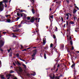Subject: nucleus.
I'll return each mask as SVG.
<instances>
[{
    "instance_id": "obj_18",
    "label": "nucleus",
    "mask_w": 79,
    "mask_h": 79,
    "mask_svg": "<svg viewBox=\"0 0 79 79\" xmlns=\"http://www.w3.org/2000/svg\"><path fill=\"white\" fill-rule=\"evenodd\" d=\"M21 24H20L19 25H18V26L17 27L18 28H19V27H21Z\"/></svg>"
},
{
    "instance_id": "obj_5",
    "label": "nucleus",
    "mask_w": 79,
    "mask_h": 79,
    "mask_svg": "<svg viewBox=\"0 0 79 79\" xmlns=\"http://www.w3.org/2000/svg\"><path fill=\"white\" fill-rule=\"evenodd\" d=\"M34 17H33L32 19H31V20L30 21H27V22L28 23H29L30 22H31V23H34Z\"/></svg>"
},
{
    "instance_id": "obj_57",
    "label": "nucleus",
    "mask_w": 79,
    "mask_h": 79,
    "mask_svg": "<svg viewBox=\"0 0 79 79\" xmlns=\"http://www.w3.org/2000/svg\"><path fill=\"white\" fill-rule=\"evenodd\" d=\"M40 20V18H39V19H38V22H39V20Z\"/></svg>"
},
{
    "instance_id": "obj_3",
    "label": "nucleus",
    "mask_w": 79,
    "mask_h": 79,
    "mask_svg": "<svg viewBox=\"0 0 79 79\" xmlns=\"http://www.w3.org/2000/svg\"><path fill=\"white\" fill-rule=\"evenodd\" d=\"M37 50H35L33 51V55H32V57H34L35 56V55H36V53H37Z\"/></svg>"
},
{
    "instance_id": "obj_27",
    "label": "nucleus",
    "mask_w": 79,
    "mask_h": 79,
    "mask_svg": "<svg viewBox=\"0 0 79 79\" xmlns=\"http://www.w3.org/2000/svg\"><path fill=\"white\" fill-rule=\"evenodd\" d=\"M53 37L54 39H56V36H55V35H53Z\"/></svg>"
},
{
    "instance_id": "obj_19",
    "label": "nucleus",
    "mask_w": 79,
    "mask_h": 79,
    "mask_svg": "<svg viewBox=\"0 0 79 79\" xmlns=\"http://www.w3.org/2000/svg\"><path fill=\"white\" fill-rule=\"evenodd\" d=\"M70 24H74V23L73 21H71L70 22Z\"/></svg>"
},
{
    "instance_id": "obj_61",
    "label": "nucleus",
    "mask_w": 79,
    "mask_h": 79,
    "mask_svg": "<svg viewBox=\"0 0 79 79\" xmlns=\"http://www.w3.org/2000/svg\"><path fill=\"white\" fill-rule=\"evenodd\" d=\"M30 48H27V49H30Z\"/></svg>"
},
{
    "instance_id": "obj_43",
    "label": "nucleus",
    "mask_w": 79,
    "mask_h": 79,
    "mask_svg": "<svg viewBox=\"0 0 79 79\" xmlns=\"http://www.w3.org/2000/svg\"><path fill=\"white\" fill-rule=\"evenodd\" d=\"M2 66V64H1V61L0 60V67Z\"/></svg>"
},
{
    "instance_id": "obj_63",
    "label": "nucleus",
    "mask_w": 79,
    "mask_h": 79,
    "mask_svg": "<svg viewBox=\"0 0 79 79\" xmlns=\"http://www.w3.org/2000/svg\"><path fill=\"white\" fill-rule=\"evenodd\" d=\"M9 56H11V54H10V55H9Z\"/></svg>"
},
{
    "instance_id": "obj_38",
    "label": "nucleus",
    "mask_w": 79,
    "mask_h": 79,
    "mask_svg": "<svg viewBox=\"0 0 79 79\" xmlns=\"http://www.w3.org/2000/svg\"><path fill=\"white\" fill-rule=\"evenodd\" d=\"M69 18V17H66V19L67 20H68Z\"/></svg>"
},
{
    "instance_id": "obj_31",
    "label": "nucleus",
    "mask_w": 79,
    "mask_h": 79,
    "mask_svg": "<svg viewBox=\"0 0 79 79\" xmlns=\"http://www.w3.org/2000/svg\"><path fill=\"white\" fill-rule=\"evenodd\" d=\"M10 50H11V48H10L9 50H8L7 51H8L9 52H10Z\"/></svg>"
},
{
    "instance_id": "obj_41",
    "label": "nucleus",
    "mask_w": 79,
    "mask_h": 79,
    "mask_svg": "<svg viewBox=\"0 0 79 79\" xmlns=\"http://www.w3.org/2000/svg\"><path fill=\"white\" fill-rule=\"evenodd\" d=\"M1 78H2V79H4V77H3V76H1Z\"/></svg>"
},
{
    "instance_id": "obj_21",
    "label": "nucleus",
    "mask_w": 79,
    "mask_h": 79,
    "mask_svg": "<svg viewBox=\"0 0 79 79\" xmlns=\"http://www.w3.org/2000/svg\"><path fill=\"white\" fill-rule=\"evenodd\" d=\"M44 59H46L47 57H46V54L45 53L44 55Z\"/></svg>"
},
{
    "instance_id": "obj_7",
    "label": "nucleus",
    "mask_w": 79,
    "mask_h": 79,
    "mask_svg": "<svg viewBox=\"0 0 79 79\" xmlns=\"http://www.w3.org/2000/svg\"><path fill=\"white\" fill-rule=\"evenodd\" d=\"M5 17H3L2 15H0V19H3ZM0 21H3L0 20Z\"/></svg>"
},
{
    "instance_id": "obj_25",
    "label": "nucleus",
    "mask_w": 79,
    "mask_h": 79,
    "mask_svg": "<svg viewBox=\"0 0 79 79\" xmlns=\"http://www.w3.org/2000/svg\"><path fill=\"white\" fill-rule=\"evenodd\" d=\"M31 17H27V19H28V20H29V19H31Z\"/></svg>"
},
{
    "instance_id": "obj_29",
    "label": "nucleus",
    "mask_w": 79,
    "mask_h": 79,
    "mask_svg": "<svg viewBox=\"0 0 79 79\" xmlns=\"http://www.w3.org/2000/svg\"><path fill=\"white\" fill-rule=\"evenodd\" d=\"M74 66H75V64H73L71 66V68H73V67H74Z\"/></svg>"
},
{
    "instance_id": "obj_23",
    "label": "nucleus",
    "mask_w": 79,
    "mask_h": 79,
    "mask_svg": "<svg viewBox=\"0 0 79 79\" xmlns=\"http://www.w3.org/2000/svg\"><path fill=\"white\" fill-rule=\"evenodd\" d=\"M31 2L32 3H34V2H35V0H31Z\"/></svg>"
},
{
    "instance_id": "obj_12",
    "label": "nucleus",
    "mask_w": 79,
    "mask_h": 79,
    "mask_svg": "<svg viewBox=\"0 0 79 79\" xmlns=\"http://www.w3.org/2000/svg\"><path fill=\"white\" fill-rule=\"evenodd\" d=\"M76 11H77V10H76V9H74L73 10V13H74V14H75V13H76Z\"/></svg>"
},
{
    "instance_id": "obj_4",
    "label": "nucleus",
    "mask_w": 79,
    "mask_h": 79,
    "mask_svg": "<svg viewBox=\"0 0 79 79\" xmlns=\"http://www.w3.org/2000/svg\"><path fill=\"white\" fill-rule=\"evenodd\" d=\"M50 79H54L55 78V75L54 74H51L50 76Z\"/></svg>"
},
{
    "instance_id": "obj_48",
    "label": "nucleus",
    "mask_w": 79,
    "mask_h": 79,
    "mask_svg": "<svg viewBox=\"0 0 79 79\" xmlns=\"http://www.w3.org/2000/svg\"><path fill=\"white\" fill-rule=\"evenodd\" d=\"M26 49H23V50H22V51H26Z\"/></svg>"
},
{
    "instance_id": "obj_35",
    "label": "nucleus",
    "mask_w": 79,
    "mask_h": 79,
    "mask_svg": "<svg viewBox=\"0 0 79 79\" xmlns=\"http://www.w3.org/2000/svg\"><path fill=\"white\" fill-rule=\"evenodd\" d=\"M70 43L71 45H73V42H72V41H70Z\"/></svg>"
},
{
    "instance_id": "obj_59",
    "label": "nucleus",
    "mask_w": 79,
    "mask_h": 79,
    "mask_svg": "<svg viewBox=\"0 0 79 79\" xmlns=\"http://www.w3.org/2000/svg\"><path fill=\"white\" fill-rule=\"evenodd\" d=\"M15 63H16V64H17V62H16V61H15Z\"/></svg>"
},
{
    "instance_id": "obj_46",
    "label": "nucleus",
    "mask_w": 79,
    "mask_h": 79,
    "mask_svg": "<svg viewBox=\"0 0 79 79\" xmlns=\"http://www.w3.org/2000/svg\"><path fill=\"white\" fill-rule=\"evenodd\" d=\"M72 50H74V47H73V46H72Z\"/></svg>"
},
{
    "instance_id": "obj_40",
    "label": "nucleus",
    "mask_w": 79,
    "mask_h": 79,
    "mask_svg": "<svg viewBox=\"0 0 79 79\" xmlns=\"http://www.w3.org/2000/svg\"><path fill=\"white\" fill-rule=\"evenodd\" d=\"M13 73V71L11 70L10 71V73Z\"/></svg>"
},
{
    "instance_id": "obj_10",
    "label": "nucleus",
    "mask_w": 79,
    "mask_h": 79,
    "mask_svg": "<svg viewBox=\"0 0 79 79\" xmlns=\"http://www.w3.org/2000/svg\"><path fill=\"white\" fill-rule=\"evenodd\" d=\"M43 44H45L46 43V41H45V38H44L43 39Z\"/></svg>"
},
{
    "instance_id": "obj_9",
    "label": "nucleus",
    "mask_w": 79,
    "mask_h": 79,
    "mask_svg": "<svg viewBox=\"0 0 79 79\" xmlns=\"http://www.w3.org/2000/svg\"><path fill=\"white\" fill-rule=\"evenodd\" d=\"M12 76H13V75H10V74H7L6 76V77H12Z\"/></svg>"
},
{
    "instance_id": "obj_28",
    "label": "nucleus",
    "mask_w": 79,
    "mask_h": 79,
    "mask_svg": "<svg viewBox=\"0 0 79 79\" xmlns=\"http://www.w3.org/2000/svg\"><path fill=\"white\" fill-rule=\"evenodd\" d=\"M23 65L25 67V69H26V65H25L24 64H23Z\"/></svg>"
},
{
    "instance_id": "obj_37",
    "label": "nucleus",
    "mask_w": 79,
    "mask_h": 79,
    "mask_svg": "<svg viewBox=\"0 0 79 79\" xmlns=\"http://www.w3.org/2000/svg\"><path fill=\"white\" fill-rule=\"evenodd\" d=\"M16 56H17V57H19V54H16Z\"/></svg>"
},
{
    "instance_id": "obj_42",
    "label": "nucleus",
    "mask_w": 79,
    "mask_h": 79,
    "mask_svg": "<svg viewBox=\"0 0 79 79\" xmlns=\"http://www.w3.org/2000/svg\"><path fill=\"white\" fill-rule=\"evenodd\" d=\"M50 18H51L52 19L53 18V15H52L50 16Z\"/></svg>"
},
{
    "instance_id": "obj_64",
    "label": "nucleus",
    "mask_w": 79,
    "mask_h": 79,
    "mask_svg": "<svg viewBox=\"0 0 79 79\" xmlns=\"http://www.w3.org/2000/svg\"><path fill=\"white\" fill-rule=\"evenodd\" d=\"M77 53H79V51H78L77 52Z\"/></svg>"
},
{
    "instance_id": "obj_33",
    "label": "nucleus",
    "mask_w": 79,
    "mask_h": 79,
    "mask_svg": "<svg viewBox=\"0 0 79 79\" xmlns=\"http://www.w3.org/2000/svg\"><path fill=\"white\" fill-rule=\"evenodd\" d=\"M53 47V44H51L50 45V47Z\"/></svg>"
},
{
    "instance_id": "obj_58",
    "label": "nucleus",
    "mask_w": 79,
    "mask_h": 79,
    "mask_svg": "<svg viewBox=\"0 0 79 79\" xmlns=\"http://www.w3.org/2000/svg\"><path fill=\"white\" fill-rule=\"evenodd\" d=\"M67 3H69V1L67 0Z\"/></svg>"
},
{
    "instance_id": "obj_52",
    "label": "nucleus",
    "mask_w": 79,
    "mask_h": 79,
    "mask_svg": "<svg viewBox=\"0 0 79 79\" xmlns=\"http://www.w3.org/2000/svg\"><path fill=\"white\" fill-rule=\"evenodd\" d=\"M13 64L14 65V66H15V64L14 63H13Z\"/></svg>"
},
{
    "instance_id": "obj_49",
    "label": "nucleus",
    "mask_w": 79,
    "mask_h": 79,
    "mask_svg": "<svg viewBox=\"0 0 79 79\" xmlns=\"http://www.w3.org/2000/svg\"><path fill=\"white\" fill-rule=\"evenodd\" d=\"M6 33V32H3V34H5Z\"/></svg>"
},
{
    "instance_id": "obj_30",
    "label": "nucleus",
    "mask_w": 79,
    "mask_h": 79,
    "mask_svg": "<svg viewBox=\"0 0 79 79\" xmlns=\"http://www.w3.org/2000/svg\"><path fill=\"white\" fill-rule=\"evenodd\" d=\"M77 30H78V29L76 28V29H75V32H77Z\"/></svg>"
},
{
    "instance_id": "obj_55",
    "label": "nucleus",
    "mask_w": 79,
    "mask_h": 79,
    "mask_svg": "<svg viewBox=\"0 0 79 79\" xmlns=\"http://www.w3.org/2000/svg\"><path fill=\"white\" fill-rule=\"evenodd\" d=\"M59 66H60V64H58L57 65V68H58V67H59Z\"/></svg>"
},
{
    "instance_id": "obj_45",
    "label": "nucleus",
    "mask_w": 79,
    "mask_h": 79,
    "mask_svg": "<svg viewBox=\"0 0 79 79\" xmlns=\"http://www.w3.org/2000/svg\"><path fill=\"white\" fill-rule=\"evenodd\" d=\"M61 19L62 21H63V18L61 17Z\"/></svg>"
},
{
    "instance_id": "obj_17",
    "label": "nucleus",
    "mask_w": 79,
    "mask_h": 79,
    "mask_svg": "<svg viewBox=\"0 0 79 79\" xmlns=\"http://www.w3.org/2000/svg\"><path fill=\"white\" fill-rule=\"evenodd\" d=\"M3 2H4L5 3H7L8 2V1L6 0H4L2 1Z\"/></svg>"
},
{
    "instance_id": "obj_51",
    "label": "nucleus",
    "mask_w": 79,
    "mask_h": 79,
    "mask_svg": "<svg viewBox=\"0 0 79 79\" xmlns=\"http://www.w3.org/2000/svg\"><path fill=\"white\" fill-rule=\"evenodd\" d=\"M13 79H17V78H16V77H15Z\"/></svg>"
},
{
    "instance_id": "obj_20",
    "label": "nucleus",
    "mask_w": 79,
    "mask_h": 79,
    "mask_svg": "<svg viewBox=\"0 0 79 79\" xmlns=\"http://www.w3.org/2000/svg\"><path fill=\"white\" fill-rule=\"evenodd\" d=\"M23 16H24V17H26V16H27V15L23 13Z\"/></svg>"
},
{
    "instance_id": "obj_11",
    "label": "nucleus",
    "mask_w": 79,
    "mask_h": 79,
    "mask_svg": "<svg viewBox=\"0 0 79 79\" xmlns=\"http://www.w3.org/2000/svg\"><path fill=\"white\" fill-rule=\"evenodd\" d=\"M77 16V15H76V16L74 15L73 18L75 21L77 20V17H76Z\"/></svg>"
},
{
    "instance_id": "obj_47",
    "label": "nucleus",
    "mask_w": 79,
    "mask_h": 79,
    "mask_svg": "<svg viewBox=\"0 0 79 79\" xmlns=\"http://www.w3.org/2000/svg\"><path fill=\"white\" fill-rule=\"evenodd\" d=\"M34 59H35L34 57H33L32 58V59H31V60H34Z\"/></svg>"
},
{
    "instance_id": "obj_14",
    "label": "nucleus",
    "mask_w": 79,
    "mask_h": 79,
    "mask_svg": "<svg viewBox=\"0 0 79 79\" xmlns=\"http://www.w3.org/2000/svg\"><path fill=\"white\" fill-rule=\"evenodd\" d=\"M33 73L31 74V75H33V76H35V75L36 74L34 72H33Z\"/></svg>"
},
{
    "instance_id": "obj_50",
    "label": "nucleus",
    "mask_w": 79,
    "mask_h": 79,
    "mask_svg": "<svg viewBox=\"0 0 79 79\" xmlns=\"http://www.w3.org/2000/svg\"><path fill=\"white\" fill-rule=\"evenodd\" d=\"M5 7H7V6L6 5V4H5Z\"/></svg>"
},
{
    "instance_id": "obj_1",
    "label": "nucleus",
    "mask_w": 79,
    "mask_h": 79,
    "mask_svg": "<svg viewBox=\"0 0 79 79\" xmlns=\"http://www.w3.org/2000/svg\"><path fill=\"white\" fill-rule=\"evenodd\" d=\"M4 8V6L3 5H2V2H0V11H2L3 10Z\"/></svg>"
},
{
    "instance_id": "obj_54",
    "label": "nucleus",
    "mask_w": 79,
    "mask_h": 79,
    "mask_svg": "<svg viewBox=\"0 0 79 79\" xmlns=\"http://www.w3.org/2000/svg\"><path fill=\"white\" fill-rule=\"evenodd\" d=\"M70 40H71V37L70 36V39H69Z\"/></svg>"
},
{
    "instance_id": "obj_22",
    "label": "nucleus",
    "mask_w": 79,
    "mask_h": 79,
    "mask_svg": "<svg viewBox=\"0 0 79 79\" xmlns=\"http://www.w3.org/2000/svg\"><path fill=\"white\" fill-rule=\"evenodd\" d=\"M12 35H13L12 37H16V36L14 34L12 33Z\"/></svg>"
},
{
    "instance_id": "obj_8",
    "label": "nucleus",
    "mask_w": 79,
    "mask_h": 79,
    "mask_svg": "<svg viewBox=\"0 0 79 79\" xmlns=\"http://www.w3.org/2000/svg\"><path fill=\"white\" fill-rule=\"evenodd\" d=\"M18 68L19 69V72H20V73H21L22 72V69H21V67L20 66H19Z\"/></svg>"
},
{
    "instance_id": "obj_6",
    "label": "nucleus",
    "mask_w": 79,
    "mask_h": 79,
    "mask_svg": "<svg viewBox=\"0 0 79 79\" xmlns=\"http://www.w3.org/2000/svg\"><path fill=\"white\" fill-rule=\"evenodd\" d=\"M70 16H71V14L69 13H68L66 14V16H67V17H69Z\"/></svg>"
},
{
    "instance_id": "obj_15",
    "label": "nucleus",
    "mask_w": 79,
    "mask_h": 79,
    "mask_svg": "<svg viewBox=\"0 0 79 79\" xmlns=\"http://www.w3.org/2000/svg\"><path fill=\"white\" fill-rule=\"evenodd\" d=\"M19 31V29H17L15 31H14V32H18Z\"/></svg>"
},
{
    "instance_id": "obj_32",
    "label": "nucleus",
    "mask_w": 79,
    "mask_h": 79,
    "mask_svg": "<svg viewBox=\"0 0 79 79\" xmlns=\"http://www.w3.org/2000/svg\"><path fill=\"white\" fill-rule=\"evenodd\" d=\"M20 16H21L22 17H23V13L20 14Z\"/></svg>"
},
{
    "instance_id": "obj_60",
    "label": "nucleus",
    "mask_w": 79,
    "mask_h": 79,
    "mask_svg": "<svg viewBox=\"0 0 79 79\" xmlns=\"http://www.w3.org/2000/svg\"><path fill=\"white\" fill-rule=\"evenodd\" d=\"M36 20H37L38 19L37 18H36V19H35Z\"/></svg>"
},
{
    "instance_id": "obj_24",
    "label": "nucleus",
    "mask_w": 79,
    "mask_h": 79,
    "mask_svg": "<svg viewBox=\"0 0 79 79\" xmlns=\"http://www.w3.org/2000/svg\"><path fill=\"white\" fill-rule=\"evenodd\" d=\"M17 64H18V65H20V63L19 62H18V61H17Z\"/></svg>"
},
{
    "instance_id": "obj_39",
    "label": "nucleus",
    "mask_w": 79,
    "mask_h": 79,
    "mask_svg": "<svg viewBox=\"0 0 79 79\" xmlns=\"http://www.w3.org/2000/svg\"><path fill=\"white\" fill-rule=\"evenodd\" d=\"M19 19V17H17L16 19V21H18V19Z\"/></svg>"
},
{
    "instance_id": "obj_2",
    "label": "nucleus",
    "mask_w": 79,
    "mask_h": 79,
    "mask_svg": "<svg viewBox=\"0 0 79 79\" xmlns=\"http://www.w3.org/2000/svg\"><path fill=\"white\" fill-rule=\"evenodd\" d=\"M4 43V40H1L0 41V47H2L3 46Z\"/></svg>"
},
{
    "instance_id": "obj_56",
    "label": "nucleus",
    "mask_w": 79,
    "mask_h": 79,
    "mask_svg": "<svg viewBox=\"0 0 79 79\" xmlns=\"http://www.w3.org/2000/svg\"><path fill=\"white\" fill-rule=\"evenodd\" d=\"M0 50H1V52H3V50L2 49H0Z\"/></svg>"
},
{
    "instance_id": "obj_34",
    "label": "nucleus",
    "mask_w": 79,
    "mask_h": 79,
    "mask_svg": "<svg viewBox=\"0 0 79 79\" xmlns=\"http://www.w3.org/2000/svg\"><path fill=\"white\" fill-rule=\"evenodd\" d=\"M17 16H20V14L19 13H17Z\"/></svg>"
},
{
    "instance_id": "obj_36",
    "label": "nucleus",
    "mask_w": 79,
    "mask_h": 79,
    "mask_svg": "<svg viewBox=\"0 0 79 79\" xmlns=\"http://www.w3.org/2000/svg\"><path fill=\"white\" fill-rule=\"evenodd\" d=\"M10 16V15H6V18L8 17V16Z\"/></svg>"
},
{
    "instance_id": "obj_16",
    "label": "nucleus",
    "mask_w": 79,
    "mask_h": 79,
    "mask_svg": "<svg viewBox=\"0 0 79 79\" xmlns=\"http://www.w3.org/2000/svg\"><path fill=\"white\" fill-rule=\"evenodd\" d=\"M6 21L7 23H10V21H11V20H10V19H8Z\"/></svg>"
},
{
    "instance_id": "obj_26",
    "label": "nucleus",
    "mask_w": 79,
    "mask_h": 79,
    "mask_svg": "<svg viewBox=\"0 0 79 79\" xmlns=\"http://www.w3.org/2000/svg\"><path fill=\"white\" fill-rule=\"evenodd\" d=\"M60 79V77H56V79Z\"/></svg>"
},
{
    "instance_id": "obj_44",
    "label": "nucleus",
    "mask_w": 79,
    "mask_h": 79,
    "mask_svg": "<svg viewBox=\"0 0 79 79\" xmlns=\"http://www.w3.org/2000/svg\"><path fill=\"white\" fill-rule=\"evenodd\" d=\"M23 21H21V23H20V24H23Z\"/></svg>"
},
{
    "instance_id": "obj_13",
    "label": "nucleus",
    "mask_w": 79,
    "mask_h": 79,
    "mask_svg": "<svg viewBox=\"0 0 79 79\" xmlns=\"http://www.w3.org/2000/svg\"><path fill=\"white\" fill-rule=\"evenodd\" d=\"M32 12L33 13V14H34V13H35V10H34V9H32Z\"/></svg>"
},
{
    "instance_id": "obj_53",
    "label": "nucleus",
    "mask_w": 79,
    "mask_h": 79,
    "mask_svg": "<svg viewBox=\"0 0 79 79\" xmlns=\"http://www.w3.org/2000/svg\"><path fill=\"white\" fill-rule=\"evenodd\" d=\"M21 48H23V46L21 45Z\"/></svg>"
},
{
    "instance_id": "obj_62",
    "label": "nucleus",
    "mask_w": 79,
    "mask_h": 79,
    "mask_svg": "<svg viewBox=\"0 0 79 79\" xmlns=\"http://www.w3.org/2000/svg\"><path fill=\"white\" fill-rule=\"evenodd\" d=\"M56 30H57L58 29V28H57V27H56Z\"/></svg>"
}]
</instances>
